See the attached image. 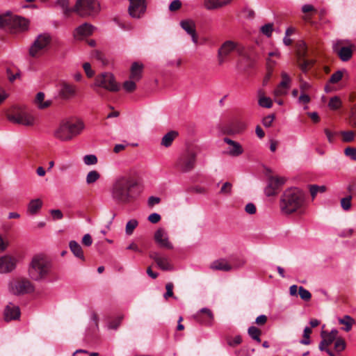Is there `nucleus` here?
<instances>
[{
	"label": "nucleus",
	"instance_id": "nucleus-1",
	"mask_svg": "<svg viewBox=\"0 0 356 356\" xmlns=\"http://www.w3.org/2000/svg\"><path fill=\"white\" fill-rule=\"evenodd\" d=\"M137 186V180L131 175L119 176L111 186V197L118 203H129L134 198V190Z\"/></svg>",
	"mask_w": 356,
	"mask_h": 356
},
{
	"label": "nucleus",
	"instance_id": "nucleus-2",
	"mask_svg": "<svg viewBox=\"0 0 356 356\" xmlns=\"http://www.w3.org/2000/svg\"><path fill=\"white\" fill-rule=\"evenodd\" d=\"M305 204L304 193L297 188H293L284 192L280 199V207L282 213L290 215L296 212L302 213Z\"/></svg>",
	"mask_w": 356,
	"mask_h": 356
},
{
	"label": "nucleus",
	"instance_id": "nucleus-3",
	"mask_svg": "<svg viewBox=\"0 0 356 356\" xmlns=\"http://www.w3.org/2000/svg\"><path fill=\"white\" fill-rule=\"evenodd\" d=\"M84 129L81 120H63L54 131V136L62 141H68L79 135Z\"/></svg>",
	"mask_w": 356,
	"mask_h": 356
},
{
	"label": "nucleus",
	"instance_id": "nucleus-4",
	"mask_svg": "<svg viewBox=\"0 0 356 356\" xmlns=\"http://www.w3.org/2000/svg\"><path fill=\"white\" fill-rule=\"evenodd\" d=\"M51 261L42 254L33 256L29 268V275L33 280L44 278L50 271Z\"/></svg>",
	"mask_w": 356,
	"mask_h": 356
},
{
	"label": "nucleus",
	"instance_id": "nucleus-5",
	"mask_svg": "<svg viewBox=\"0 0 356 356\" xmlns=\"http://www.w3.org/2000/svg\"><path fill=\"white\" fill-rule=\"evenodd\" d=\"M296 64L302 73L307 74L316 64L314 58H309L307 46L303 41L296 44Z\"/></svg>",
	"mask_w": 356,
	"mask_h": 356
},
{
	"label": "nucleus",
	"instance_id": "nucleus-6",
	"mask_svg": "<svg viewBox=\"0 0 356 356\" xmlns=\"http://www.w3.org/2000/svg\"><path fill=\"white\" fill-rule=\"evenodd\" d=\"M197 154L195 145L190 141L185 143V148L179 157V172L187 173L195 168Z\"/></svg>",
	"mask_w": 356,
	"mask_h": 356
},
{
	"label": "nucleus",
	"instance_id": "nucleus-7",
	"mask_svg": "<svg viewBox=\"0 0 356 356\" xmlns=\"http://www.w3.org/2000/svg\"><path fill=\"white\" fill-rule=\"evenodd\" d=\"M72 11L81 17H93L100 11V5L96 0H77Z\"/></svg>",
	"mask_w": 356,
	"mask_h": 356
},
{
	"label": "nucleus",
	"instance_id": "nucleus-8",
	"mask_svg": "<svg viewBox=\"0 0 356 356\" xmlns=\"http://www.w3.org/2000/svg\"><path fill=\"white\" fill-rule=\"evenodd\" d=\"M29 22L23 17L6 14L0 15V27L14 31H23L28 29Z\"/></svg>",
	"mask_w": 356,
	"mask_h": 356
},
{
	"label": "nucleus",
	"instance_id": "nucleus-9",
	"mask_svg": "<svg viewBox=\"0 0 356 356\" xmlns=\"http://www.w3.org/2000/svg\"><path fill=\"white\" fill-rule=\"evenodd\" d=\"M52 38L49 33H42L37 36L29 48V55L33 58H39L48 49Z\"/></svg>",
	"mask_w": 356,
	"mask_h": 356
},
{
	"label": "nucleus",
	"instance_id": "nucleus-10",
	"mask_svg": "<svg viewBox=\"0 0 356 356\" xmlns=\"http://www.w3.org/2000/svg\"><path fill=\"white\" fill-rule=\"evenodd\" d=\"M7 118L13 123L26 127H32L36 122V118L30 112L24 110H17L8 113Z\"/></svg>",
	"mask_w": 356,
	"mask_h": 356
},
{
	"label": "nucleus",
	"instance_id": "nucleus-11",
	"mask_svg": "<svg viewBox=\"0 0 356 356\" xmlns=\"http://www.w3.org/2000/svg\"><path fill=\"white\" fill-rule=\"evenodd\" d=\"M266 176L267 186L265 188V194L268 197L275 196L284 184L286 179L284 177L273 176L269 169L266 170Z\"/></svg>",
	"mask_w": 356,
	"mask_h": 356
},
{
	"label": "nucleus",
	"instance_id": "nucleus-12",
	"mask_svg": "<svg viewBox=\"0 0 356 356\" xmlns=\"http://www.w3.org/2000/svg\"><path fill=\"white\" fill-rule=\"evenodd\" d=\"M95 86L103 88L110 92H118L120 85L116 82L113 74L104 72L97 75L95 78Z\"/></svg>",
	"mask_w": 356,
	"mask_h": 356
},
{
	"label": "nucleus",
	"instance_id": "nucleus-13",
	"mask_svg": "<svg viewBox=\"0 0 356 356\" xmlns=\"http://www.w3.org/2000/svg\"><path fill=\"white\" fill-rule=\"evenodd\" d=\"M10 291L15 295H22L34 291L33 284L27 279H17L9 285Z\"/></svg>",
	"mask_w": 356,
	"mask_h": 356
},
{
	"label": "nucleus",
	"instance_id": "nucleus-14",
	"mask_svg": "<svg viewBox=\"0 0 356 356\" xmlns=\"http://www.w3.org/2000/svg\"><path fill=\"white\" fill-rule=\"evenodd\" d=\"M234 50H236L239 54H242V49L238 47L237 44L232 41H226L224 42L218 51V64L222 65L225 62L227 61L228 56Z\"/></svg>",
	"mask_w": 356,
	"mask_h": 356
},
{
	"label": "nucleus",
	"instance_id": "nucleus-15",
	"mask_svg": "<svg viewBox=\"0 0 356 356\" xmlns=\"http://www.w3.org/2000/svg\"><path fill=\"white\" fill-rule=\"evenodd\" d=\"M344 43L345 42L343 40L337 41L333 44V50L339 56L341 60L348 61L353 56L355 46L353 44L344 46Z\"/></svg>",
	"mask_w": 356,
	"mask_h": 356
},
{
	"label": "nucleus",
	"instance_id": "nucleus-16",
	"mask_svg": "<svg viewBox=\"0 0 356 356\" xmlns=\"http://www.w3.org/2000/svg\"><path fill=\"white\" fill-rule=\"evenodd\" d=\"M129 6L128 12L129 15L134 18H140L146 10L145 0H128Z\"/></svg>",
	"mask_w": 356,
	"mask_h": 356
},
{
	"label": "nucleus",
	"instance_id": "nucleus-17",
	"mask_svg": "<svg viewBox=\"0 0 356 356\" xmlns=\"http://www.w3.org/2000/svg\"><path fill=\"white\" fill-rule=\"evenodd\" d=\"M181 29L191 36L193 42L197 44L199 42V37L196 31L195 22L191 19H183L179 22Z\"/></svg>",
	"mask_w": 356,
	"mask_h": 356
},
{
	"label": "nucleus",
	"instance_id": "nucleus-18",
	"mask_svg": "<svg viewBox=\"0 0 356 356\" xmlns=\"http://www.w3.org/2000/svg\"><path fill=\"white\" fill-rule=\"evenodd\" d=\"M223 141L227 145L224 154L233 157H237L243 153V148L239 143L227 137H225Z\"/></svg>",
	"mask_w": 356,
	"mask_h": 356
},
{
	"label": "nucleus",
	"instance_id": "nucleus-19",
	"mask_svg": "<svg viewBox=\"0 0 356 356\" xmlns=\"http://www.w3.org/2000/svg\"><path fill=\"white\" fill-rule=\"evenodd\" d=\"M149 257L154 259L158 267L161 270H170L173 268L171 261L168 257L161 256L156 252H151Z\"/></svg>",
	"mask_w": 356,
	"mask_h": 356
},
{
	"label": "nucleus",
	"instance_id": "nucleus-20",
	"mask_svg": "<svg viewBox=\"0 0 356 356\" xmlns=\"http://www.w3.org/2000/svg\"><path fill=\"white\" fill-rule=\"evenodd\" d=\"M154 240L161 248L167 250H171L173 248L172 243L169 241L166 233L162 228H159L156 231L154 234Z\"/></svg>",
	"mask_w": 356,
	"mask_h": 356
},
{
	"label": "nucleus",
	"instance_id": "nucleus-21",
	"mask_svg": "<svg viewBox=\"0 0 356 356\" xmlns=\"http://www.w3.org/2000/svg\"><path fill=\"white\" fill-rule=\"evenodd\" d=\"M95 27L88 23H83L78 26L74 31V37L76 40H82L85 37L92 34Z\"/></svg>",
	"mask_w": 356,
	"mask_h": 356
},
{
	"label": "nucleus",
	"instance_id": "nucleus-22",
	"mask_svg": "<svg viewBox=\"0 0 356 356\" xmlns=\"http://www.w3.org/2000/svg\"><path fill=\"white\" fill-rule=\"evenodd\" d=\"M194 318L196 321L202 325H211L213 320V315L211 310L203 308L194 316Z\"/></svg>",
	"mask_w": 356,
	"mask_h": 356
},
{
	"label": "nucleus",
	"instance_id": "nucleus-23",
	"mask_svg": "<svg viewBox=\"0 0 356 356\" xmlns=\"http://www.w3.org/2000/svg\"><path fill=\"white\" fill-rule=\"evenodd\" d=\"M76 94V87L74 85L66 82L60 83V89L58 95L60 98L68 99L73 97Z\"/></svg>",
	"mask_w": 356,
	"mask_h": 356
},
{
	"label": "nucleus",
	"instance_id": "nucleus-24",
	"mask_svg": "<svg viewBox=\"0 0 356 356\" xmlns=\"http://www.w3.org/2000/svg\"><path fill=\"white\" fill-rule=\"evenodd\" d=\"M16 260L10 256L0 257V273H9L15 269Z\"/></svg>",
	"mask_w": 356,
	"mask_h": 356
},
{
	"label": "nucleus",
	"instance_id": "nucleus-25",
	"mask_svg": "<svg viewBox=\"0 0 356 356\" xmlns=\"http://www.w3.org/2000/svg\"><path fill=\"white\" fill-rule=\"evenodd\" d=\"M20 317V310L19 307L10 303L6 306L4 310V318L6 321L19 319Z\"/></svg>",
	"mask_w": 356,
	"mask_h": 356
},
{
	"label": "nucleus",
	"instance_id": "nucleus-26",
	"mask_svg": "<svg viewBox=\"0 0 356 356\" xmlns=\"http://www.w3.org/2000/svg\"><path fill=\"white\" fill-rule=\"evenodd\" d=\"M209 268L213 270H220L224 272L232 271L231 266L229 265V260L221 258L212 261L210 264Z\"/></svg>",
	"mask_w": 356,
	"mask_h": 356
},
{
	"label": "nucleus",
	"instance_id": "nucleus-27",
	"mask_svg": "<svg viewBox=\"0 0 356 356\" xmlns=\"http://www.w3.org/2000/svg\"><path fill=\"white\" fill-rule=\"evenodd\" d=\"M234 0H204V6L207 10H216L232 3Z\"/></svg>",
	"mask_w": 356,
	"mask_h": 356
},
{
	"label": "nucleus",
	"instance_id": "nucleus-28",
	"mask_svg": "<svg viewBox=\"0 0 356 356\" xmlns=\"http://www.w3.org/2000/svg\"><path fill=\"white\" fill-rule=\"evenodd\" d=\"M143 65L138 62H134L130 70L129 79L140 81L143 76Z\"/></svg>",
	"mask_w": 356,
	"mask_h": 356
},
{
	"label": "nucleus",
	"instance_id": "nucleus-29",
	"mask_svg": "<svg viewBox=\"0 0 356 356\" xmlns=\"http://www.w3.org/2000/svg\"><path fill=\"white\" fill-rule=\"evenodd\" d=\"M338 333L337 330H332L330 332L322 330L321 333L322 341L325 346H330L337 339Z\"/></svg>",
	"mask_w": 356,
	"mask_h": 356
},
{
	"label": "nucleus",
	"instance_id": "nucleus-30",
	"mask_svg": "<svg viewBox=\"0 0 356 356\" xmlns=\"http://www.w3.org/2000/svg\"><path fill=\"white\" fill-rule=\"evenodd\" d=\"M44 93L42 92H39L36 95L35 104L40 109H45L49 107L52 103L51 100L44 101Z\"/></svg>",
	"mask_w": 356,
	"mask_h": 356
},
{
	"label": "nucleus",
	"instance_id": "nucleus-31",
	"mask_svg": "<svg viewBox=\"0 0 356 356\" xmlns=\"http://www.w3.org/2000/svg\"><path fill=\"white\" fill-rule=\"evenodd\" d=\"M69 246L70 250L74 254L75 257L81 259L82 261L85 260V257L83 254V250L81 245L75 241H71L69 243Z\"/></svg>",
	"mask_w": 356,
	"mask_h": 356
},
{
	"label": "nucleus",
	"instance_id": "nucleus-32",
	"mask_svg": "<svg viewBox=\"0 0 356 356\" xmlns=\"http://www.w3.org/2000/svg\"><path fill=\"white\" fill-rule=\"evenodd\" d=\"M177 136H178V133L175 131H171L167 133L162 138L161 145L165 147H170L172 145L174 140L177 138Z\"/></svg>",
	"mask_w": 356,
	"mask_h": 356
},
{
	"label": "nucleus",
	"instance_id": "nucleus-33",
	"mask_svg": "<svg viewBox=\"0 0 356 356\" xmlns=\"http://www.w3.org/2000/svg\"><path fill=\"white\" fill-rule=\"evenodd\" d=\"M339 323L341 325H345L343 330L346 332H349L355 323V320L351 316L346 315L343 318H339Z\"/></svg>",
	"mask_w": 356,
	"mask_h": 356
},
{
	"label": "nucleus",
	"instance_id": "nucleus-34",
	"mask_svg": "<svg viewBox=\"0 0 356 356\" xmlns=\"http://www.w3.org/2000/svg\"><path fill=\"white\" fill-rule=\"evenodd\" d=\"M249 336L258 343L261 342V330L255 326H250L248 329Z\"/></svg>",
	"mask_w": 356,
	"mask_h": 356
},
{
	"label": "nucleus",
	"instance_id": "nucleus-35",
	"mask_svg": "<svg viewBox=\"0 0 356 356\" xmlns=\"http://www.w3.org/2000/svg\"><path fill=\"white\" fill-rule=\"evenodd\" d=\"M42 202L40 199L33 200L30 202L28 211L31 214L36 213L42 207Z\"/></svg>",
	"mask_w": 356,
	"mask_h": 356
},
{
	"label": "nucleus",
	"instance_id": "nucleus-36",
	"mask_svg": "<svg viewBox=\"0 0 356 356\" xmlns=\"http://www.w3.org/2000/svg\"><path fill=\"white\" fill-rule=\"evenodd\" d=\"M259 105L264 108H270L273 106V102L270 98L265 97L264 95L263 91L260 90L259 92Z\"/></svg>",
	"mask_w": 356,
	"mask_h": 356
},
{
	"label": "nucleus",
	"instance_id": "nucleus-37",
	"mask_svg": "<svg viewBox=\"0 0 356 356\" xmlns=\"http://www.w3.org/2000/svg\"><path fill=\"white\" fill-rule=\"evenodd\" d=\"M229 261L232 268V270H237L245 264V261L243 259L238 257L232 258L229 260Z\"/></svg>",
	"mask_w": 356,
	"mask_h": 356
},
{
	"label": "nucleus",
	"instance_id": "nucleus-38",
	"mask_svg": "<svg viewBox=\"0 0 356 356\" xmlns=\"http://www.w3.org/2000/svg\"><path fill=\"white\" fill-rule=\"evenodd\" d=\"M136 82L137 81L129 79V80L124 82L122 87L126 92H133L136 89Z\"/></svg>",
	"mask_w": 356,
	"mask_h": 356
},
{
	"label": "nucleus",
	"instance_id": "nucleus-39",
	"mask_svg": "<svg viewBox=\"0 0 356 356\" xmlns=\"http://www.w3.org/2000/svg\"><path fill=\"white\" fill-rule=\"evenodd\" d=\"M326 191L325 186L310 185L309 191L312 199H314L318 193H324Z\"/></svg>",
	"mask_w": 356,
	"mask_h": 356
},
{
	"label": "nucleus",
	"instance_id": "nucleus-40",
	"mask_svg": "<svg viewBox=\"0 0 356 356\" xmlns=\"http://www.w3.org/2000/svg\"><path fill=\"white\" fill-rule=\"evenodd\" d=\"M100 177V174L97 170L90 171L86 177V182L88 184H91L97 181Z\"/></svg>",
	"mask_w": 356,
	"mask_h": 356
},
{
	"label": "nucleus",
	"instance_id": "nucleus-41",
	"mask_svg": "<svg viewBox=\"0 0 356 356\" xmlns=\"http://www.w3.org/2000/svg\"><path fill=\"white\" fill-rule=\"evenodd\" d=\"M138 222L136 220L132 219L127 222L126 225V234L127 235L132 234L134 230L138 226Z\"/></svg>",
	"mask_w": 356,
	"mask_h": 356
},
{
	"label": "nucleus",
	"instance_id": "nucleus-42",
	"mask_svg": "<svg viewBox=\"0 0 356 356\" xmlns=\"http://www.w3.org/2000/svg\"><path fill=\"white\" fill-rule=\"evenodd\" d=\"M298 293L300 295V298L302 299L303 300L309 301L311 300V293L308 290L305 289L304 287H298Z\"/></svg>",
	"mask_w": 356,
	"mask_h": 356
},
{
	"label": "nucleus",
	"instance_id": "nucleus-43",
	"mask_svg": "<svg viewBox=\"0 0 356 356\" xmlns=\"http://www.w3.org/2000/svg\"><path fill=\"white\" fill-rule=\"evenodd\" d=\"M341 102L338 97H333L330 99L328 106L332 110H337L341 107Z\"/></svg>",
	"mask_w": 356,
	"mask_h": 356
},
{
	"label": "nucleus",
	"instance_id": "nucleus-44",
	"mask_svg": "<svg viewBox=\"0 0 356 356\" xmlns=\"http://www.w3.org/2000/svg\"><path fill=\"white\" fill-rule=\"evenodd\" d=\"M351 200H352L351 195H348V196L343 197L341 200V206L343 210L348 211L351 208V206H352Z\"/></svg>",
	"mask_w": 356,
	"mask_h": 356
},
{
	"label": "nucleus",
	"instance_id": "nucleus-45",
	"mask_svg": "<svg viewBox=\"0 0 356 356\" xmlns=\"http://www.w3.org/2000/svg\"><path fill=\"white\" fill-rule=\"evenodd\" d=\"M343 141L346 143L352 142L355 138V132L353 131H341Z\"/></svg>",
	"mask_w": 356,
	"mask_h": 356
},
{
	"label": "nucleus",
	"instance_id": "nucleus-46",
	"mask_svg": "<svg viewBox=\"0 0 356 356\" xmlns=\"http://www.w3.org/2000/svg\"><path fill=\"white\" fill-rule=\"evenodd\" d=\"M334 343V349L337 352H341L343 350L346 348V342L345 340L342 338H337Z\"/></svg>",
	"mask_w": 356,
	"mask_h": 356
},
{
	"label": "nucleus",
	"instance_id": "nucleus-47",
	"mask_svg": "<svg viewBox=\"0 0 356 356\" xmlns=\"http://www.w3.org/2000/svg\"><path fill=\"white\" fill-rule=\"evenodd\" d=\"M282 80L278 86H281V88H286L288 89L289 88L291 78L286 72H282Z\"/></svg>",
	"mask_w": 356,
	"mask_h": 356
},
{
	"label": "nucleus",
	"instance_id": "nucleus-48",
	"mask_svg": "<svg viewBox=\"0 0 356 356\" xmlns=\"http://www.w3.org/2000/svg\"><path fill=\"white\" fill-rule=\"evenodd\" d=\"M312 329L309 327H306L304 330V334H303V337L304 339L300 341L301 343L304 344V345H308L310 343V340H309V337H310V334L312 333Z\"/></svg>",
	"mask_w": 356,
	"mask_h": 356
},
{
	"label": "nucleus",
	"instance_id": "nucleus-49",
	"mask_svg": "<svg viewBox=\"0 0 356 356\" xmlns=\"http://www.w3.org/2000/svg\"><path fill=\"white\" fill-rule=\"evenodd\" d=\"M344 154L353 161H356V148L353 147H347L344 149Z\"/></svg>",
	"mask_w": 356,
	"mask_h": 356
},
{
	"label": "nucleus",
	"instance_id": "nucleus-50",
	"mask_svg": "<svg viewBox=\"0 0 356 356\" xmlns=\"http://www.w3.org/2000/svg\"><path fill=\"white\" fill-rule=\"evenodd\" d=\"M173 289H174V285L172 283L169 282V283L166 284V285H165L166 292L163 295V298L165 300H168L169 298L173 297V296H174Z\"/></svg>",
	"mask_w": 356,
	"mask_h": 356
},
{
	"label": "nucleus",
	"instance_id": "nucleus-51",
	"mask_svg": "<svg viewBox=\"0 0 356 356\" xmlns=\"http://www.w3.org/2000/svg\"><path fill=\"white\" fill-rule=\"evenodd\" d=\"M273 31V24H266L261 26V31L263 34L266 35L267 37H270Z\"/></svg>",
	"mask_w": 356,
	"mask_h": 356
},
{
	"label": "nucleus",
	"instance_id": "nucleus-52",
	"mask_svg": "<svg viewBox=\"0 0 356 356\" xmlns=\"http://www.w3.org/2000/svg\"><path fill=\"white\" fill-rule=\"evenodd\" d=\"M83 161L86 165H95L97 163V158L95 155L89 154L83 157Z\"/></svg>",
	"mask_w": 356,
	"mask_h": 356
},
{
	"label": "nucleus",
	"instance_id": "nucleus-53",
	"mask_svg": "<svg viewBox=\"0 0 356 356\" xmlns=\"http://www.w3.org/2000/svg\"><path fill=\"white\" fill-rule=\"evenodd\" d=\"M299 81L301 93H306V92L310 89L311 85L305 81L301 76H299Z\"/></svg>",
	"mask_w": 356,
	"mask_h": 356
},
{
	"label": "nucleus",
	"instance_id": "nucleus-54",
	"mask_svg": "<svg viewBox=\"0 0 356 356\" xmlns=\"http://www.w3.org/2000/svg\"><path fill=\"white\" fill-rule=\"evenodd\" d=\"M275 116L274 114L268 115L264 117L262 120L263 125L266 127H271V125L275 120Z\"/></svg>",
	"mask_w": 356,
	"mask_h": 356
},
{
	"label": "nucleus",
	"instance_id": "nucleus-55",
	"mask_svg": "<svg viewBox=\"0 0 356 356\" xmlns=\"http://www.w3.org/2000/svg\"><path fill=\"white\" fill-rule=\"evenodd\" d=\"M343 77V72L340 70L334 73L330 79V83H338Z\"/></svg>",
	"mask_w": 356,
	"mask_h": 356
},
{
	"label": "nucleus",
	"instance_id": "nucleus-56",
	"mask_svg": "<svg viewBox=\"0 0 356 356\" xmlns=\"http://www.w3.org/2000/svg\"><path fill=\"white\" fill-rule=\"evenodd\" d=\"M350 120L352 126L356 127V103L350 108Z\"/></svg>",
	"mask_w": 356,
	"mask_h": 356
},
{
	"label": "nucleus",
	"instance_id": "nucleus-57",
	"mask_svg": "<svg viewBox=\"0 0 356 356\" xmlns=\"http://www.w3.org/2000/svg\"><path fill=\"white\" fill-rule=\"evenodd\" d=\"M222 133L227 135H234L238 134V129H235L233 124L229 126L225 127L222 129Z\"/></svg>",
	"mask_w": 356,
	"mask_h": 356
},
{
	"label": "nucleus",
	"instance_id": "nucleus-58",
	"mask_svg": "<svg viewBox=\"0 0 356 356\" xmlns=\"http://www.w3.org/2000/svg\"><path fill=\"white\" fill-rule=\"evenodd\" d=\"M83 70L86 74V75L89 77V78H91L93 76V75L95 74V72L94 71L91 69V65L89 63H85L83 65Z\"/></svg>",
	"mask_w": 356,
	"mask_h": 356
},
{
	"label": "nucleus",
	"instance_id": "nucleus-59",
	"mask_svg": "<svg viewBox=\"0 0 356 356\" xmlns=\"http://www.w3.org/2000/svg\"><path fill=\"white\" fill-rule=\"evenodd\" d=\"M268 321V317L266 315H260L255 319V323L259 326L264 325Z\"/></svg>",
	"mask_w": 356,
	"mask_h": 356
},
{
	"label": "nucleus",
	"instance_id": "nucleus-60",
	"mask_svg": "<svg viewBox=\"0 0 356 356\" xmlns=\"http://www.w3.org/2000/svg\"><path fill=\"white\" fill-rule=\"evenodd\" d=\"M184 128L188 135H192L195 130V124L190 122L184 125Z\"/></svg>",
	"mask_w": 356,
	"mask_h": 356
},
{
	"label": "nucleus",
	"instance_id": "nucleus-61",
	"mask_svg": "<svg viewBox=\"0 0 356 356\" xmlns=\"http://www.w3.org/2000/svg\"><path fill=\"white\" fill-rule=\"evenodd\" d=\"M232 185L231 183L225 182L220 189V193L223 194H229L232 191Z\"/></svg>",
	"mask_w": 356,
	"mask_h": 356
},
{
	"label": "nucleus",
	"instance_id": "nucleus-62",
	"mask_svg": "<svg viewBox=\"0 0 356 356\" xmlns=\"http://www.w3.org/2000/svg\"><path fill=\"white\" fill-rule=\"evenodd\" d=\"M287 90L286 88H281V86H277L274 90V95L275 97L284 95L287 93Z\"/></svg>",
	"mask_w": 356,
	"mask_h": 356
},
{
	"label": "nucleus",
	"instance_id": "nucleus-63",
	"mask_svg": "<svg viewBox=\"0 0 356 356\" xmlns=\"http://www.w3.org/2000/svg\"><path fill=\"white\" fill-rule=\"evenodd\" d=\"M148 220L152 223L156 224L161 220V216L156 213H152L148 216Z\"/></svg>",
	"mask_w": 356,
	"mask_h": 356
},
{
	"label": "nucleus",
	"instance_id": "nucleus-64",
	"mask_svg": "<svg viewBox=\"0 0 356 356\" xmlns=\"http://www.w3.org/2000/svg\"><path fill=\"white\" fill-rule=\"evenodd\" d=\"M161 198L158 197L151 196L148 198V206L149 207H153L154 205L160 203Z\"/></svg>",
	"mask_w": 356,
	"mask_h": 356
}]
</instances>
